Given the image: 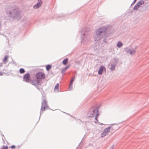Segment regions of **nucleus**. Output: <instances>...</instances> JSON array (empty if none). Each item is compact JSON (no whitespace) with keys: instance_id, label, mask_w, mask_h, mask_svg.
<instances>
[{"instance_id":"f257e3e1","label":"nucleus","mask_w":149,"mask_h":149,"mask_svg":"<svg viewBox=\"0 0 149 149\" xmlns=\"http://www.w3.org/2000/svg\"><path fill=\"white\" fill-rule=\"evenodd\" d=\"M48 108V106L47 104V102L45 100H43L42 102V105L41 108V110L43 111L45 109Z\"/></svg>"},{"instance_id":"f03ea898","label":"nucleus","mask_w":149,"mask_h":149,"mask_svg":"<svg viewBox=\"0 0 149 149\" xmlns=\"http://www.w3.org/2000/svg\"><path fill=\"white\" fill-rule=\"evenodd\" d=\"M36 78L38 79H42L45 77V74L42 72H39L36 74Z\"/></svg>"},{"instance_id":"7ed1b4c3","label":"nucleus","mask_w":149,"mask_h":149,"mask_svg":"<svg viewBox=\"0 0 149 149\" xmlns=\"http://www.w3.org/2000/svg\"><path fill=\"white\" fill-rule=\"evenodd\" d=\"M111 128V127H109L105 128L103 132L101 134V136L102 138L104 137L108 134Z\"/></svg>"},{"instance_id":"20e7f679","label":"nucleus","mask_w":149,"mask_h":149,"mask_svg":"<svg viewBox=\"0 0 149 149\" xmlns=\"http://www.w3.org/2000/svg\"><path fill=\"white\" fill-rule=\"evenodd\" d=\"M30 76L29 73H26L24 76L23 80L26 82H29L30 79Z\"/></svg>"},{"instance_id":"39448f33","label":"nucleus","mask_w":149,"mask_h":149,"mask_svg":"<svg viewBox=\"0 0 149 149\" xmlns=\"http://www.w3.org/2000/svg\"><path fill=\"white\" fill-rule=\"evenodd\" d=\"M127 52L131 55L134 54L136 52V50L132 48L129 49L127 51Z\"/></svg>"},{"instance_id":"423d86ee","label":"nucleus","mask_w":149,"mask_h":149,"mask_svg":"<svg viewBox=\"0 0 149 149\" xmlns=\"http://www.w3.org/2000/svg\"><path fill=\"white\" fill-rule=\"evenodd\" d=\"M103 70L105 71L106 68L104 66H101L98 72V74H102Z\"/></svg>"},{"instance_id":"0eeeda50","label":"nucleus","mask_w":149,"mask_h":149,"mask_svg":"<svg viewBox=\"0 0 149 149\" xmlns=\"http://www.w3.org/2000/svg\"><path fill=\"white\" fill-rule=\"evenodd\" d=\"M42 4V2L41 0H38V3L36 5H35L33 7L35 8H38Z\"/></svg>"},{"instance_id":"6e6552de","label":"nucleus","mask_w":149,"mask_h":149,"mask_svg":"<svg viewBox=\"0 0 149 149\" xmlns=\"http://www.w3.org/2000/svg\"><path fill=\"white\" fill-rule=\"evenodd\" d=\"M142 4V2H139L134 7V10H137Z\"/></svg>"},{"instance_id":"1a4fd4ad","label":"nucleus","mask_w":149,"mask_h":149,"mask_svg":"<svg viewBox=\"0 0 149 149\" xmlns=\"http://www.w3.org/2000/svg\"><path fill=\"white\" fill-rule=\"evenodd\" d=\"M59 85L58 84H57L54 87V91H58Z\"/></svg>"},{"instance_id":"9d476101","label":"nucleus","mask_w":149,"mask_h":149,"mask_svg":"<svg viewBox=\"0 0 149 149\" xmlns=\"http://www.w3.org/2000/svg\"><path fill=\"white\" fill-rule=\"evenodd\" d=\"M68 59L67 58H66L65 59H64L63 61V64L65 65H66L68 62Z\"/></svg>"},{"instance_id":"9b49d317","label":"nucleus","mask_w":149,"mask_h":149,"mask_svg":"<svg viewBox=\"0 0 149 149\" xmlns=\"http://www.w3.org/2000/svg\"><path fill=\"white\" fill-rule=\"evenodd\" d=\"M123 45V44L122 42H118L117 44V46L118 47H120Z\"/></svg>"},{"instance_id":"f8f14e48","label":"nucleus","mask_w":149,"mask_h":149,"mask_svg":"<svg viewBox=\"0 0 149 149\" xmlns=\"http://www.w3.org/2000/svg\"><path fill=\"white\" fill-rule=\"evenodd\" d=\"M102 29H98L97 31H96V34L97 35H99L100 34V33H102Z\"/></svg>"},{"instance_id":"ddd939ff","label":"nucleus","mask_w":149,"mask_h":149,"mask_svg":"<svg viewBox=\"0 0 149 149\" xmlns=\"http://www.w3.org/2000/svg\"><path fill=\"white\" fill-rule=\"evenodd\" d=\"M52 66L51 65H48L46 66V69L47 70L49 71L51 68Z\"/></svg>"},{"instance_id":"4468645a","label":"nucleus","mask_w":149,"mask_h":149,"mask_svg":"<svg viewBox=\"0 0 149 149\" xmlns=\"http://www.w3.org/2000/svg\"><path fill=\"white\" fill-rule=\"evenodd\" d=\"M75 77H74L72 79L70 83V84L69 87L71 86H72V84L73 81H74V79H75Z\"/></svg>"},{"instance_id":"2eb2a0df","label":"nucleus","mask_w":149,"mask_h":149,"mask_svg":"<svg viewBox=\"0 0 149 149\" xmlns=\"http://www.w3.org/2000/svg\"><path fill=\"white\" fill-rule=\"evenodd\" d=\"M25 70L23 68H21L19 70V72L20 73H24Z\"/></svg>"},{"instance_id":"dca6fc26","label":"nucleus","mask_w":149,"mask_h":149,"mask_svg":"<svg viewBox=\"0 0 149 149\" xmlns=\"http://www.w3.org/2000/svg\"><path fill=\"white\" fill-rule=\"evenodd\" d=\"M8 58V56H6L4 58V59H3V61L4 62H5L6 61H7Z\"/></svg>"},{"instance_id":"f3484780","label":"nucleus","mask_w":149,"mask_h":149,"mask_svg":"<svg viewBox=\"0 0 149 149\" xmlns=\"http://www.w3.org/2000/svg\"><path fill=\"white\" fill-rule=\"evenodd\" d=\"M115 68V66L113 65H111V70H114Z\"/></svg>"},{"instance_id":"a211bd4d","label":"nucleus","mask_w":149,"mask_h":149,"mask_svg":"<svg viewBox=\"0 0 149 149\" xmlns=\"http://www.w3.org/2000/svg\"><path fill=\"white\" fill-rule=\"evenodd\" d=\"M36 83L35 84H33L35 85V86H36V85H38L39 84V81L38 80H36Z\"/></svg>"},{"instance_id":"6ab92c4d","label":"nucleus","mask_w":149,"mask_h":149,"mask_svg":"<svg viewBox=\"0 0 149 149\" xmlns=\"http://www.w3.org/2000/svg\"><path fill=\"white\" fill-rule=\"evenodd\" d=\"M2 149H8V147L7 146L3 147Z\"/></svg>"},{"instance_id":"aec40b11","label":"nucleus","mask_w":149,"mask_h":149,"mask_svg":"<svg viewBox=\"0 0 149 149\" xmlns=\"http://www.w3.org/2000/svg\"><path fill=\"white\" fill-rule=\"evenodd\" d=\"M11 148L12 149H14L15 148V146L13 145L11 146Z\"/></svg>"},{"instance_id":"412c9836","label":"nucleus","mask_w":149,"mask_h":149,"mask_svg":"<svg viewBox=\"0 0 149 149\" xmlns=\"http://www.w3.org/2000/svg\"><path fill=\"white\" fill-rule=\"evenodd\" d=\"M3 75V73L2 72H0V76H2Z\"/></svg>"},{"instance_id":"4be33fe9","label":"nucleus","mask_w":149,"mask_h":149,"mask_svg":"<svg viewBox=\"0 0 149 149\" xmlns=\"http://www.w3.org/2000/svg\"><path fill=\"white\" fill-rule=\"evenodd\" d=\"M69 67V66H67L65 68V69H67V68H68Z\"/></svg>"},{"instance_id":"5701e85b","label":"nucleus","mask_w":149,"mask_h":149,"mask_svg":"<svg viewBox=\"0 0 149 149\" xmlns=\"http://www.w3.org/2000/svg\"><path fill=\"white\" fill-rule=\"evenodd\" d=\"M93 115L91 116H90L91 117H93Z\"/></svg>"},{"instance_id":"b1692460","label":"nucleus","mask_w":149,"mask_h":149,"mask_svg":"<svg viewBox=\"0 0 149 149\" xmlns=\"http://www.w3.org/2000/svg\"><path fill=\"white\" fill-rule=\"evenodd\" d=\"M33 84H35L36 83H34V82H33Z\"/></svg>"}]
</instances>
